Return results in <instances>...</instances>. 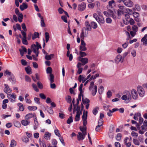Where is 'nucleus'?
<instances>
[{"label":"nucleus","mask_w":147,"mask_h":147,"mask_svg":"<svg viewBox=\"0 0 147 147\" xmlns=\"http://www.w3.org/2000/svg\"><path fill=\"white\" fill-rule=\"evenodd\" d=\"M36 45L33 44L31 45V49L36 54V57H37L39 53L38 49L39 48L41 49V47L38 42H36Z\"/></svg>","instance_id":"1"},{"label":"nucleus","mask_w":147,"mask_h":147,"mask_svg":"<svg viewBox=\"0 0 147 147\" xmlns=\"http://www.w3.org/2000/svg\"><path fill=\"white\" fill-rule=\"evenodd\" d=\"M103 13L107 16H110L112 17L114 19L116 18L115 16L116 12L114 9H108V11H105Z\"/></svg>","instance_id":"2"},{"label":"nucleus","mask_w":147,"mask_h":147,"mask_svg":"<svg viewBox=\"0 0 147 147\" xmlns=\"http://www.w3.org/2000/svg\"><path fill=\"white\" fill-rule=\"evenodd\" d=\"M94 85V82L92 81L90 82V85L89 87V90L91 91L92 94L93 96H95L97 92V86Z\"/></svg>","instance_id":"3"},{"label":"nucleus","mask_w":147,"mask_h":147,"mask_svg":"<svg viewBox=\"0 0 147 147\" xmlns=\"http://www.w3.org/2000/svg\"><path fill=\"white\" fill-rule=\"evenodd\" d=\"M93 17L100 25L103 24L105 23L104 19L102 16L99 15L98 16L96 13H94L93 14Z\"/></svg>","instance_id":"4"},{"label":"nucleus","mask_w":147,"mask_h":147,"mask_svg":"<svg viewBox=\"0 0 147 147\" xmlns=\"http://www.w3.org/2000/svg\"><path fill=\"white\" fill-rule=\"evenodd\" d=\"M7 97L11 102H14L16 101V95L14 93H12L11 94H8Z\"/></svg>","instance_id":"5"},{"label":"nucleus","mask_w":147,"mask_h":147,"mask_svg":"<svg viewBox=\"0 0 147 147\" xmlns=\"http://www.w3.org/2000/svg\"><path fill=\"white\" fill-rule=\"evenodd\" d=\"M137 91L140 97H143L144 95V91L143 88L141 86H138L137 87Z\"/></svg>","instance_id":"6"},{"label":"nucleus","mask_w":147,"mask_h":147,"mask_svg":"<svg viewBox=\"0 0 147 147\" xmlns=\"http://www.w3.org/2000/svg\"><path fill=\"white\" fill-rule=\"evenodd\" d=\"M87 113L88 112L86 111V113H85V111H84L83 115L82 116V118L83 121V125L84 126H86V125L87 124Z\"/></svg>","instance_id":"7"},{"label":"nucleus","mask_w":147,"mask_h":147,"mask_svg":"<svg viewBox=\"0 0 147 147\" xmlns=\"http://www.w3.org/2000/svg\"><path fill=\"white\" fill-rule=\"evenodd\" d=\"M123 3L126 6L129 7H131L134 5L133 2L131 0H124Z\"/></svg>","instance_id":"8"},{"label":"nucleus","mask_w":147,"mask_h":147,"mask_svg":"<svg viewBox=\"0 0 147 147\" xmlns=\"http://www.w3.org/2000/svg\"><path fill=\"white\" fill-rule=\"evenodd\" d=\"M86 5L85 3L82 2L81 3L79 4L78 8V9L80 11H84L86 8Z\"/></svg>","instance_id":"9"},{"label":"nucleus","mask_w":147,"mask_h":147,"mask_svg":"<svg viewBox=\"0 0 147 147\" xmlns=\"http://www.w3.org/2000/svg\"><path fill=\"white\" fill-rule=\"evenodd\" d=\"M86 134L82 133L81 132H78V134L77 135V139L78 141L83 140L85 137Z\"/></svg>","instance_id":"10"},{"label":"nucleus","mask_w":147,"mask_h":147,"mask_svg":"<svg viewBox=\"0 0 147 147\" xmlns=\"http://www.w3.org/2000/svg\"><path fill=\"white\" fill-rule=\"evenodd\" d=\"M86 44L84 40H81V45L80 47V49L81 51H86L87 50V48L86 47Z\"/></svg>","instance_id":"11"},{"label":"nucleus","mask_w":147,"mask_h":147,"mask_svg":"<svg viewBox=\"0 0 147 147\" xmlns=\"http://www.w3.org/2000/svg\"><path fill=\"white\" fill-rule=\"evenodd\" d=\"M4 86L5 87L3 89L4 92L7 94H9V93H11V92L12 90L9 87L8 85L5 84Z\"/></svg>","instance_id":"12"},{"label":"nucleus","mask_w":147,"mask_h":147,"mask_svg":"<svg viewBox=\"0 0 147 147\" xmlns=\"http://www.w3.org/2000/svg\"><path fill=\"white\" fill-rule=\"evenodd\" d=\"M115 62L118 63L119 62L122 63L123 61V59H122V57L121 55H118L115 59Z\"/></svg>","instance_id":"13"},{"label":"nucleus","mask_w":147,"mask_h":147,"mask_svg":"<svg viewBox=\"0 0 147 147\" xmlns=\"http://www.w3.org/2000/svg\"><path fill=\"white\" fill-rule=\"evenodd\" d=\"M131 94L132 97L134 99H136L138 98V94L137 92L135 89H132L131 91Z\"/></svg>","instance_id":"14"},{"label":"nucleus","mask_w":147,"mask_h":147,"mask_svg":"<svg viewBox=\"0 0 147 147\" xmlns=\"http://www.w3.org/2000/svg\"><path fill=\"white\" fill-rule=\"evenodd\" d=\"M141 42L144 45L147 46V34H145L142 38Z\"/></svg>","instance_id":"15"},{"label":"nucleus","mask_w":147,"mask_h":147,"mask_svg":"<svg viewBox=\"0 0 147 147\" xmlns=\"http://www.w3.org/2000/svg\"><path fill=\"white\" fill-rule=\"evenodd\" d=\"M79 60L82 62V65H84L87 63L88 62V59L86 58H82L81 57H80L79 58Z\"/></svg>","instance_id":"16"},{"label":"nucleus","mask_w":147,"mask_h":147,"mask_svg":"<svg viewBox=\"0 0 147 147\" xmlns=\"http://www.w3.org/2000/svg\"><path fill=\"white\" fill-rule=\"evenodd\" d=\"M88 36V32L87 34L86 32H84L83 30H82L81 33L80 37L81 39V40H84L85 37H87Z\"/></svg>","instance_id":"17"},{"label":"nucleus","mask_w":147,"mask_h":147,"mask_svg":"<svg viewBox=\"0 0 147 147\" xmlns=\"http://www.w3.org/2000/svg\"><path fill=\"white\" fill-rule=\"evenodd\" d=\"M141 129L139 130V133L140 134H142L147 130V127L142 125L141 126Z\"/></svg>","instance_id":"18"},{"label":"nucleus","mask_w":147,"mask_h":147,"mask_svg":"<svg viewBox=\"0 0 147 147\" xmlns=\"http://www.w3.org/2000/svg\"><path fill=\"white\" fill-rule=\"evenodd\" d=\"M21 123L24 126H26L29 125L30 123V121L27 119L23 120L21 121Z\"/></svg>","instance_id":"19"},{"label":"nucleus","mask_w":147,"mask_h":147,"mask_svg":"<svg viewBox=\"0 0 147 147\" xmlns=\"http://www.w3.org/2000/svg\"><path fill=\"white\" fill-rule=\"evenodd\" d=\"M9 80L11 82L12 84H14L15 83L16 79L13 74L9 77Z\"/></svg>","instance_id":"20"},{"label":"nucleus","mask_w":147,"mask_h":147,"mask_svg":"<svg viewBox=\"0 0 147 147\" xmlns=\"http://www.w3.org/2000/svg\"><path fill=\"white\" fill-rule=\"evenodd\" d=\"M115 3V1L113 0H112L109 2V5L107 6V8L108 9H114L112 7V5L113 3Z\"/></svg>","instance_id":"21"},{"label":"nucleus","mask_w":147,"mask_h":147,"mask_svg":"<svg viewBox=\"0 0 147 147\" xmlns=\"http://www.w3.org/2000/svg\"><path fill=\"white\" fill-rule=\"evenodd\" d=\"M32 39L34 40L36 38H39V34L38 32H34L33 34H32Z\"/></svg>","instance_id":"22"},{"label":"nucleus","mask_w":147,"mask_h":147,"mask_svg":"<svg viewBox=\"0 0 147 147\" xmlns=\"http://www.w3.org/2000/svg\"><path fill=\"white\" fill-rule=\"evenodd\" d=\"M28 7V6L26 3H23L22 5L20 6V9L22 11L24 10L25 9H26Z\"/></svg>","instance_id":"23"},{"label":"nucleus","mask_w":147,"mask_h":147,"mask_svg":"<svg viewBox=\"0 0 147 147\" xmlns=\"http://www.w3.org/2000/svg\"><path fill=\"white\" fill-rule=\"evenodd\" d=\"M34 115L32 113H29L26 115L25 117V119L28 120L34 117Z\"/></svg>","instance_id":"24"},{"label":"nucleus","mask_w":147,"mask_h":147,"mask_svg":"<svg viewBox=\"0 0 147 147\" xmlns=\"http://www.w3.org/2000/svg\"><path fill=\"white\" fill-rule=\"evenodd\" d=\"M85 25L86 27V30L89 31H90L91 30V25L90 24L89 22L88 21H87L85 23Z\"/></svg>","instance_id":"25"},{"label":"nucleus","mask_w":147,"mask_h":147,"mask_svg":"<svg viewBox=\"0 0 147 147\" xmlns=\"http://www.w3.org/2000/svg\"><path fill=\"white\" fill-rule=\"evenodd\" d=\"M141 115L140 113H138L134 114V119L138 120V117L139 118L141 117Z\"/></svg>","instance_id":"26"},{"label":"nucleus","mask_w":147,"mask_h":147,"mask_svg":"<svg viewBox=\"0 0 147 147\" xmlns=\"http://www.w3.org/2000/svg\"><path fill=\"white\" fill-rule=\"evenodd\" d=\"M51 136V133L49 132L46 133L44 135V137L47 140H50Z\"/></svg>","instance_id":"27"},{"label":"nucleus","mask_w":147,"mask_h":147,"mask_svg":"<svg viewBox=\"0 0 147 147\" xmlns=\"http://www.w3.org/2000/svg\"><path fill=\"white\" fill-rule=\"evenodd\" d=\"M80 131L82 132V133H83V134H86V126H84V127L80 126Z\"/></svg>","instance_id":"28"},{"label":"nucleus","mask_w":147,"mask_h":147,"mask_svg":"<svg viewBox=\"0 0 147 147\" xmlns=\"http://www.w3.org/2000/svg\"><path fill=\"white\" fill-rule=\"evenodd\" d=\"M25 69L27 74H30L32 73L31 69L30 66L25 67Z\"/></svg>","instance_id":"29"},{"label":"nucleus","mask_w":147,"mask_h":147,"mask_svg":"<svg viewBox=\"0 0 147 147\" xmlns=\"http://www.w3.org/2000/svg\"><path fill=\"white\" fill-rule=\"evenodd\" d=\"M91 27L93 29H95L97 28L98 26L96 22H92L90 23Z\"/></svg>","instance_id":"30"},{"label":"nucleus","mask_w":147,"mask_h":147,"mask_svg":"<svg viewBox=\"0 0 147 147\" xmlns=\"http://www.w3.org/2000/svg\"><path fill=\"white\" fill-rule=\"evenodd\" d=\"M18 106L19 107V109L20 111H23L24 110V108L23 104L21 103H18L17 104Z\"/></svg>","instance_id":"31"},{"label":"nucleus","mask_w":147,"mask_h":147,"mask_svg":"<svg viewBox=\"0 0 147 147\" xmlns=\"http://www.w3.org/2000/svg\"><path fill=\"white\" fill-rule=\"evenodd\" d=\"M54 55L53 54H51L50 55H45V58L47 60H51L52 58H53Z\"/></svg>","instance_id":"32"},{"label":"nucleus","mask_w":147,"mask_h":147,"mask_svg":"<svg viewBox=\"0 0 147 147\" xmlns=\"http://www.w3.org/2000/svg\"><path fill=\"white\" fill-rule=\"evenodd\" d=\"M17 145L16 142L13 139L12 140L11 142L9 147L15 146Z\"/></svg>","instance_id":"33"},{"label":"nucleus","mask_w":147,"mask_h":147,"mask_svg":"<svg viewBox=\"0 0 147 147\" xmlns=\"http://www.w3.org/2000/svg\"><path fill=\"white\" fill-rule=\"evenodd\" d=\"M54 76L52 74H50L49 75V77L48 78L50 80V83H52L54 82Z\"/></svg>","instance_id":"34"},{"label":"nucleus","mask_w":147,"mask_h":147,"mask_svg":"<svg viewBox=\"0 0 147 147\" xmlns=\"http://www.w3.org/2000/svg\"><path fill=\"white\" fill-rule=\"evenodd\" d=\"M86 79L85 78V76L84 75H80L78 77V80L80 82H81L82 80Z\"/></svg>","instance_id":"35"},{"label":"nucleus","mask_w":147,"mask_h":147,"mask_svg":"<svg viewBox=\"0 0 147 147\" xmlns=\"http://www.w3.org/2000/svg\"><path fill=\"white\" fill-rule=\"evenodd\" d=\"M28 109L30 111H34L37 109V107L34 106H29L28 107Z\"/></svg>","instance_id":"36"},{"label":"nucleus","mask_w":147,"mask_h":147,"mask_svg":"<svg viewBox=\"0 0 147 147\" xmlns=\"http://www.w3.org/2000/svg\"><path fill=\"white\" fill-rule=\"evenodd\" d=\"M23 18V15L22 13L18 14V21L20 22H21L22 21V19Z\"/></svg>","instance_id":"37"},{"label":"nucleus","mask_w":147,"mask_h":147,"mask_svg":"<svg viewBox=\"0 0 147 147\" xmlns=\"http://www.w3.org/2000/svg\"><path fill=\"white\" fill-rule=\"evenodd\" d=\"M104 89L103 86H100L98 90V92L100 94H101L104 91Z\"/></svg>","instance_id":"38"},{"label":"nucleus","mask_w":147,"mask_h":147,"mask_svg":"<svg viewBox=\"0 0 147 147\" xmlns=\"http://www.w3.org/2000/svg\"><path fill=\"white\" fill-rule=\"evenodd\" d=\"M76 115L75 117V121H79L80 118V116L82 113H76Z\"/></svg>","instance_id":"39"},{"label":"nucleus","mask_w":147,"mask_h":147,"mask_svg":"<svg viewBox=\"0 0 147 147\" xmlns=\"http://www.w3.org/2000/svg\"><path fill=\"white\" fill-rule=\"evenodd\" d=\"M121 134L120 133H118L116 137V140L118 141H120L121 140Z\"/></svg>","instance_id":"40"},{"label":"nucleus","mask_w":147,"mask_h":147,"mask_svg":"<svg viewBox=\"0 0 147 147\" xmlns=\"http://www.w3.org/2000/svg\"><path fill=\"white\" fill-rule=\"evenodd\" d=\"M14 124L15 126L18 127H20L21 126V124L18 121H15L14 123Z\"/></svg>","instance_id":"41"},{"label":"nucleus","mask_w":147,"mask_h":147,"mask_svg":"<svg viewBox=\"0 0 147 147\" xmlns=\"http://www.w3.org/2000/svg\"><path fill=\"white\" fill-rule=\"evenodd\" d=\"M22 140L24 142H27L29 141V139L26 136H24L22 138Z\"/></svg>","instance_id":"42"},{"label":"nucleus","mask_w":147,"mask_h":147,"mask_svg":"<svg viewBox=\"0 0 147 147\" xmlns=\"http://www.w3.org/2000/svg\"><path fill=\"white\" fill-rule=\"evenodd\" d=\"M82 101L84 104H88L90 102V100L89 99L87 98H85L84 99L83 98H82Z\"/></svg>","instance_id":"43"},{"label":"nucleus","mask_w":147,"mask_h":147,"mask_svg":"<svg viewBox=\"0 0 147 147\" xmlns=\"http://www.w3.org/2000/svg\"><path fill=\"white\" fill-rule=\"evenodd\" d=\"M98 109L99 108L98 107H96L95 108L93 109L92 111V113L94 115H95L97 114L98 112Z\"/></svg>","instance_id":"44"},{"label":"nucleus","mask_w":147,"mask_h":147,"mask_svg":"<svg viewBox=\"0 0 147 147\" xmlns=\"http://www.w3.org/2000/svg\"><path fill=\"white\" fill-rule=\"evenodd\" d=\"M133 142L136 145H139L140 144V142L138 140L135 139H133Z\"/></svg>","instance_id":"45"},{"label":"nucleus","mask_w":147,"mask_h":147,"mask_svg":"<svg viewBox=\"0 0 147 147\" xmlns=\"http://www.w3.org/2000/svg\"><path fill=\"white\" fill-rule=\"evenodd\" d=\"M132 30L133 31L135 32H137L138 30V27L136 25H134L132 27Z\"/></svg>","instance_id":"46"},{"label":"nucleus","mask_w":147,"mask_h":147,"mask_svg":"<svg viewBox=\"0 0 147 147\" xmlns=\"http://www.w3.org/2000/svg\"><path fill=\"white\" fill-rule=\"evenodd\" d=\"M125 95H126L127 98V100L129 101L131 98V95L130 93L129 92H128Z\"/></svg>","instance_id":"47"},{"label":"nucleus","mask_w":147,"mask_h":147,"mask_svg":"<svg viewBox=\"0 0 147 147\" xmlns=\"http://www.w3.org/2000/svg\"><path fill=\"white\" fill-rule=\"evenodd\" d=\"M52 71V69L50 67H48L46 70L47 73V74H51Z\"/></svg>","instance_id":"48"},{"label":"nucleus","mask_w":147,"mask_h":147,"mask_svg":"<svg viewBox=\"0 0 147 147\" xmlns=\"http://www.w3.org/2000/svg\"><path fill=\"white\" fill-rule=\"evenodd\" d=\"M22 42L23 44L25 45H27L28 44V42L26 40V38H22Z\"/></svg>","instance_id":"49"},{"label":"nucleus","mask_w":147,"mask_h":147,"mask_svg":"<svg viewBox=\"0 0 147 147\" xmlns=\"http://www.w3.org/2000/svg\"><path fill=\"white\" fill-rule=\"evenodd\" d=\"M40 23L41 26L42 27H45V24L44 22V19L43 17H41Z\"/></svg>","instance_id":"50"},{"label":"nucleus","mask_w":147,"mask_h":147,"mask_svg":"<svg viewBox=\"0 0 147 147\" xmlns=\"http://www.w3.org/2000/svg\"><path fill=\"white\" fill-rule=\"evenodd\" d=\"M75 110L77 111V113H82V112L80 111V107L79 106H76Z\"/></svg>","instance_id":"51"},{"label":"nucleus","mask_w":147,"mask_h":147,"mask_svg":"<svg viewBox=\"0 0 147 147\" xmlns=\"http://www.w3.org/2000/svg\"><path fill=\"white\" fill-rule=\"evenodd\" d=\"M32 86L34 90L37 92H38L39 91V90L36 84H32Z\"/></svg>","instance_id":"52"},{"label":"nucleus","mask_w":147,"mask_h":147,"mask_svg":"<svg viewBox=\"0 0 147 147\" xmlns=\"http://www.w3.org/2000/svg\"><path fill=\"white\" fill-rule=\"evenodd\" d=\"M4 74H5L6 75H7L9 76H10V77L12 75H13V74H11V73L8 71L7 70H6L4 72Z\"/></svg>","instance_id":"53"},{"label":"nucleus","mask_w":147,"mask_h":147,"mask_svg":"<svg viewBox=\"0 0 147 147\" xmlns=\"http://www.w3.org/2000/svg\"><path fill=\"white\" fill-rule=\"evenodd\" d=\"M37 85L40 89H42L43 88V85L40 82H38L37 83Z\"/></svg>","instance_id":"54"},{"label":"nucleus","mask_w":147,"mask_h":147,"mask_svg":"<svg viewBox=\"0 0 147 147\" xmlns=\"http://www.w3.org/2000/svg\"><path fill=\"white\" fill-rule=\"evenodd\" d=\"M73 121V120L72 118V117L70 116L69 117V118L68 119L67 121V123L68 124H70Z\"/></svg>","instance_id":"55"},{"label":"nucleus","mask_w":147,"mask_h":147,"mask_svg":"<svg viewBox=\"0 0 147 147\" xmlns=\"http://www.w3.org/2000/svg\"><path fill=\"white\" fill-rule=\"evenodd\" d=\"M61 18L65 22L67 23V21L66 17L65 16H63L61 17Z\"/></svg>","instance_id":"56"},{"label":"nucleus","mask_w":147,"mask_h":147,"mask_svg":"<svg viewBox=\"0 0 147 147\" xmlns=\"http://www.w3.org/2000/svg\"><path fill=\"white\" fill-rule=\"evenodd\" d=\"M83 86L82 84H81L79 87V90L80 91V93H83V91L82 90V88Z\"/></svg>","instance_id":"57"},{"label":"nucleus","mask_w":147,"mask_h":147,"mask_svg":"<svg viewBox=\"0 0 147 147\" xmlns=\"http://www.w3.org/2000/svg\"><path fill=\"white\" fill-rule=\"evenodd\" d=\"M21 62L22 65L24 66H26L27 64V62L24 59H22L21 60Z\"/></svg>","instance_id":"58"},{"label":"nucleus","mask_w":147,"mask_h":147,"mask_svg":"<svg viewBox=\"0 0 147 147\" xmlns=\"http://www.w3.org/2000/svg\"><path fill=\"white\" fill-rule=\"evenodd\" d=\"M103 121L102 119H99L98 122V125L102 126L103 124Z\"/></svg>","instance_id":"59"},{"label":"nucleus","mask_w":147,"mask_h":147,"mask_svg":"<svg viewBox=\"0 0 147 147\" xmlns=\"http://www.w3.org/2000/svg\"><path fill=\"white\" fill-rule=\"evenodd\" d=\"M131 135L133 137L136 138L138 136V135L137 133H136L134 131H132L131 133Z\"/></svg>","instance_id":"60"},{"label":"nucleus","mask_w":147,"mask_h":147,"mask_svg":"<svg viewBox=\"0 0 147 147\" xmlns=\"http://www.w3.org/2000/svg\"><path fill=\"white\" fill-rule=\"evenodd\" d=\"M40 97L42 99H45L46 98V96L43 93H40L39 94Z\"/></svg>","instance_id":"61"},{"label":"nucleus","mask_w":147,"mask_h":147,"mask_svg":"<svg viewBox=\"0 0 147 147\" xmlns=\"http://www.w3.org/2000/svg\"><path fill=\"white\" fill-rule=\"evenodd\" d=\"M54 132H55V134L59 136V137H60L61 136V135L59 132V131L58 130V129H56L55 130V131H54Z\"/></svg>","instance_id":"62"},{"label":"nucleus","mask_w":147,"mask_h":147,"mask_svg":"<svg viewBox=\"0 0 147 147\" xmlns=\"http://www.w3.org/2000/svg\"><path fill=\"white\" fill-rule=\"evenodd\" d=\"M128 45V42H125L122 45V46L124 49L126 48Z\"/></svg>","instance_id":"63"},{"label":"nucleus","mask_w":147,"mask_h":147,"mask_svg":"<svg viewBox=\"0 0 147 147\" xmlns=\"http://www.w3.org/2000/svg\"><path fill=\"white\" fill-rule=\"evenodd\" d=\"M39 100L40 99L39 98L36 97H35L34 98V100L35 102L38 104H40Z\"/></svg>","instance_id":"64"}]
</instances>
